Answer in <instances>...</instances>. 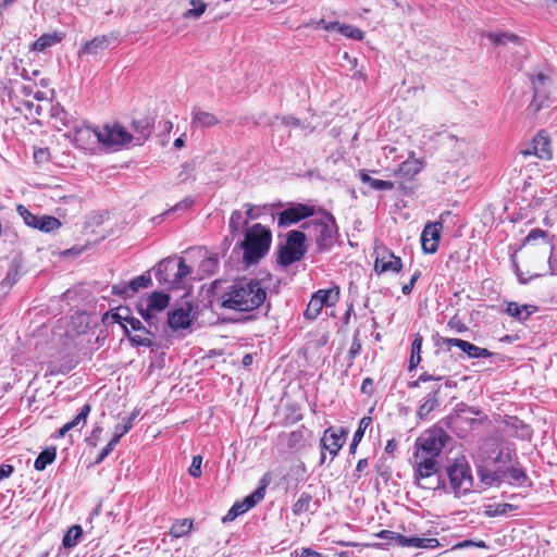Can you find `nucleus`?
Returning <instances> with one entry per match:
<instances>
[{
  "label": "nucleus",
  "instance_id": "37",
  "mask_svg": "<svg viewBox=\"0 0 557 557\" xmlns=\"http://www.w3.org/2000/svg\"><path fill=\"white\" fill-rule=\"evenodd\" d=\"M248 223V219L244 212L240 210H235L232 212L228 227L232 234L238 233L242 231L244 226Z\"/></svg>",
  "mask_w": 557,
  "mask_h": 557
},
{
  "label": "nucleus",
  "instance_id": "60",
  "mask_svg": "<svg viewBox=\"0 0 557 557\" xmlns=\"http://www.w3.org/2000/svg\"><path fill=\"white\" fill-rule=\"evenodd\" d=\"M545 236V232L540 230V228H535V230H532L529 235L527 236L525 240L529 243L531 240H535L537 238H541V237H544Z\"/></svg>",
  "mask_w": 557,
  "mask_h": 557
},
{
  "label": "nucleus",
  "instance_id": "30",
  "mask_svg": "<svg viewBox=\"0 0 557 557\" xmlns=\"http://www.w3.org/2000/svg\"><path fill=\"white\" fill-rule=\"evenodd\" d=\"M438 391L440 388L435 389L434 392L430 393L426 397L423 398L417 411L419 418L424 419L438 406Z\"/></svg>",
  "mask_w": 557,
  "mask_h": 557
},
{
  "label": "nucleus",
  "instance_id": "49",
  "mask_svg": "<svg viewBox=\"0 0 557 557\" xmlns=\"http://www.w3.org/2000/svg\"><path fill=\"white\" fill-rule=\"evenodd\" d=\"M201 463H202V457L200 455L193 457L191 465L188 469V473L193 478H199L201 475Z\"/></svg>",
  "mask_w": 557,
  "mask_h": 557
},
{
  "label": "nucleus",
  "instance_id": "17",
  "mask_svg": "<svg viewBox=\"0 0 557 557\" xmlns=\"http://www.w3.org/2000/svg\"><path fill=\"white\" fill-rule=\"evenodd\" d=\"M191 321V307L188 304L169 312L168 323L174 331L187 329Z\"/></svg>",
  "mask_w": 557,
  "mask_h": 557
},
{
  "label": "nucleus",
  "instance_id": "25",
  "mask_svg": "<svg viewBox=\"0 0 557 557\" xmlns=\"http://www.w3.org/2000/svg\"><path fill=\"white\" fill-rule=\"evenodd\" d=\"M413 156V152H411ZM423 163L421 160L416 159L413 157H409L406 161H404L399 168L397 173L407 180L413 178L420 171L422 170Z\"/></svg>",
  "mask_w": 557,
  "mask_h": 557
},
{
  "label": "nucleus",
  "instance_id": "61",
  "mask_svg": "<svg viewBox=\"0 0 557 557\" xmlns=\"http://www.w3.org/2000/svg\"><path fill=\"white\" fill-rule=\"evenodd\" d=\"M101 432H102V428L99 426V425H96L94 428L92 432H91V436L89 437L88 443L90 445L95 446L96 443H97V440L99 438V435L101 434Z\"/></svg>",
  "mask_w": 557,
  "mask_h": 557
},
{
  "label": "nucleus",
  "instance_id": "3",
  "mask_svg": "<svg viewBox=\"0 0 557 557\" xmlns=\"http://www.w3.org/2000/svg\"><path fill=\"white\" fill-rule=\"evenodd\" d=\"M272 242V234L269 228L260 223L248 227L245 238L240 243L244 250L243 259L247 264L257 263L269 251Z\"/></svg>",
  "mask_w": 557,
  "mask_h": 557
},
{
  "label": "nucleus",
  "instance_id": "58",
  "mask_svg": "<svg viewBox=\"0 0 557 557\" xmlns=\"http://www.w3.org/2000/svg\"><path fill=\"white\" fill-rule=\"evenodd\" d=\"M126 324H127V327L129 326L134 331H140L141 329H144L140 320H138L137 318L131 317V315L128 317Z\"/></svg>",
  "mask_w": 557,
  "mask_h": 557
},
{
  "label": "nucleus",
  "instance_id": "63",
  "mask_svg": "<svg viewBox=\"0 0 557 557\" xmlns=\"http://www.w3.org/2000/svg\"><path fill=\"white\" fill-rule=\"evenodd\" d=\"M448 325H449L451 329H454V330H456V331H458V332H463V331H466V330H467V327L465 326V324H462L459 320H457V319H455V318H453V319H450V320H449Z\"/></svg>",
  "mask_w": 557,
  "mask_h": 557
},
{
  "label": "nucleus",
  "instance_id": "34",
  "mask_svg": "<svg viewBox=\"0 0 557 557\" xmlns=\"http://www.w3.org/2000/svg\"><path fill=\"white\" fill-rule=\"evenodd\" d=\"M57 450L54 447L47 448L42 450L35 460L34 468L37 471H42L47 468L48 465L52 463L55 460Z\"/></svg>",
  "mask_w": 557,
  "mask_h": 557
},
{
  "label": "nucleus",
  "instance_id": "14",
  "mask_svg": "<svg viewBox=\"0 0 557 557\" xmlns=\"http://www.w3.org/2000/svg\"><path fill=\"white\" fill-rule=\"evenodd\" d=\"M314 214V208L297 203L294 205L284 211H282L278 215V225L280 226H290L292 224H295L299 222L300 220L311 216Z\"/></svg>",
  "mask_w": 557,
  "mask_h": 557
},
{
  "label": "nucleus",
  "instance_id": "51",
  "mask_svg": "<svg viewBox=\"0 0 557 557\" xmlns=\"http://www.w3.org/2000/svg\"><path fill=\"white\" fill-rule=\"evenodd\" d=\"M191 272L190 268L185 263L184 259L181 258L177 264V271L175 273V281L180 282Z\"/></svg>",
  "mask_w": 557,
  "mask_h": 557
},
{
  "label": "nucleus",
  "instance_id": "26",
  "mask_svg": "<svg viewBox=\"0 0 557 557\" xmlns=\"http://www.w3.org/2000/svg\"><path fill=\"white\" fill-rule=\"evenodd\" d=\"M400 539V547H414V548H437L440 542L435 537L423 539V537H407Z\"/></svg>",
  "mask_w": 557,
  "mask_h": 557
},
{
  "label": "nucleus",
  "instance_id": "13",
  "mask_svg": "<svg viewBox=\"0 0 557 557\" xmlns=\"http://www.w3.org/2000/svg\"><path fill=\"white\" fill-rule=\"evenodd\" d=\"M547 81V76L544 74H539L536 77L532 79L534 97L532 102L530 103L528 110L532 113H536L542 108H548L557 104V96L553 98L543 99V88Z\"/></svg>",
  "mask_w": 557,
  "mask_h": 557
},
{
  "label": "nucleus",
  "instance_id": "19",
  "mask_svg": "<svg viewBox=\"0 0 557 557\" xmlns=\"http://www.w3.org/2000/svg\"><path fill=\"white\" fill-rule=\"evenodd\" d=\"M220 123V120L216 115L211 112L205 111L199 107H193L191 109V121L190 125L193 127H212Z\"/></svg>",
  "mask_w": 557,
  "mask_h": 557
},
{
  "label": "nucleus",
  "instance_id": "47",
  "mask_svg": "<svg viewBox=\"0 0 557 557\" xmlns=\"http://www.w3.org/2000/svg\"><path fill=\"white\" fill-rule=\"evenodd\" d=\"M371 423H372L371 417H363L359 421L358 429L355 432L354 437H352V438H355V442H361V440L363 438L366 430L371 425Z\"/></svg>",
  "mask_w": 557,
  "mask_h": 557
},
{
  "label": "nucleus",
  "instance_id": "24",
  "mask_svg": "<svg viewBox=\"0 0 557 557\" xmlns=\"http://www.w3.org/2000/svg\"><path fill=\"white\" fill-rule=\"evenodd\" d=\"M110 40L107 36L95 37L87 41L79 50L78 55L97 54L109 47Z\"/></svg>",
  "mask_w": 557,
  "mask_h": 557
},
{
  "label": "nucleus",
  "instance_id": "27",
  "mask_svg": "<svg viewBox=\"0 0 557 557\" xmlns=\"http://www.w3.org/2000/svg\"><path fill=\"white\" fill-rule=\"evenodd\" d=\"M536 310V307L534 306H531V305H519L518 302H508L507 304V307H506V312L519 320V321H524L527 320L532 313H534Z\"/></svg>",
  "mask_w": 557,
  "mask_h": 557
},
{
  "label": "nucleus",
  "instance_id": "53",
  "mask_svg": "<svg viewBox=\"0 0 557 557\" xmlns=\"http://www.w3.org/2000/svg\"><path fill=\"white\" fill-rule=\"evenodd\" d=\"M127 336H128L129 341L132 342V344L135 346H143V347L151 346V339L147 336H141V335L131 336L129 334H127Z\"/></svg>",
  "mask_w": 557,
  "mask_h": 557
},
{
  "label": "nucleus",
  "instance_id": "31",
  "mask_svg": "<svg viewBox=\"0 0 557 557\" xmlns=\"http://www.w3.org/2000/svg\"><path fill=\"white\" fill-rule=\"evenodd\" d=\"M359 177L363 184L369 185L374 190H392L394 188L393 182L373 178L366 171H360Z\"/></svg>",
  "mask_w": 557,
  "mask_h": 557
},
{
  "label": "nucleus",
  "instance_id": "57",
  "mask_svg": "<svg viewBox=\"0 0 557 557\" xmlns=\"http://www.w3.org/2000/svg\"><path fill=\"white\" fill-rule=\"evenodd\" d=\"M170 264H172V260L169 258L163 259L159 262L158 268L156 270V275L160 281L163 280V277L161 276L162 271L163 270L166 271L169 269Z\"/></svg>",
  "mask_w": 557,
  "mask_h": 557
},
{
  "label": "nucleus",
  "instance_id": "28",
  "mask_svg": "<svg viewBox=\"0 0 557 557\" xmlns=\"http://www.w3.org/2000/svg\"><path fill=\"white\" fill-rule=\"evenodd\" d=\"M504 481L510 484L524 485L528 481V475L520 467H516L512 462L503 470Z\"/></svg>",
  "mask_w": 557,
  "mask_h": 557
},
{
  "label": "nucleus",
  "instance_id": "21",
  "mask_svg": "<svg viewBox=\"0 0 557 557\" xmlns=\"http://www.w3.org/2000/svg\"><path fill=\"white\" fill-rule=\"evenodd\" d=\"M533 154L540 159L549 160L553 156L550 140L543 133L537 134L533 139ZM523 154H531L530 150H524Z\"/></svg>",
  "mask_w": 557,
  "mask_h": 557
},
{
  "label": "nucleus",
  "instance_id": "41",
  "mask_svg": "<svg viewBox=\"0 0 557 557\" xmlns=\"http://www.w3.org/2000/svg\"><path fill=\"white\" fill-rule=\"evenodd\" d=\"M487 37L495 45H507L509 42L519 45V42H520V38L517 35L511 34V33H500V34L491 33V34H488Z\"/></svg>",
  "mask_w": 557,
  "mask_h": 557
},
{
  "label": "nucleus",
  "instance_id": "11",
  "mask_svg": "<svg viewBox=\"0 0 557 557\" xmlns=\"http://www.w3.org/2000/svg\"><path fill=\"white\" fill-rule=\"evenodd\" d=\"M374 252L376 255L374 261V271L377 274L386 272L398 273L401 271V259L396 257L391 250L387 248H376Z\"/></svg>",
  "mask_w": 557,
  "mask_h": 557
},
{
  "label": "nucleus",
  "instance_id": "16",
  "mask_svg": "<svg viewBox=\"0 0 557 557\" xmlns=\"http://www.w3.org/2000/svg\"><path fill=\"white\" fill-rule=\"evenodd\" d=\"M264 496L263 488L256 490L252 494L245 497L243 502L235 503L224 517V521H232L238 516L245 513L255 505H257Z\"/></svg>",
  "mask_w": 557,
  "mask_h": 557
},
{
  "label": "nucleus",
  "instance_id": "36",
  "mask_svg": "<svg viewBox=\"0 0 557 557\" xmlns=\"http://www.w3.org/2000/svg\"><path fill=\"white\" fill-rule=\"evenodd\" d=\"M312 496L308 493L300 494L297 502L293 505V512L296 516H299L304 512L312 511Z\"/></svg>",
  "mask_w": 557,
  "mask_h": 557
},
{
  "label": "nucleus",
  "instance_id": "43",
  "mask_svg": "<svg viewBox=\"0 0 557 557\" xmlns=\"http://www.w3.org/2000/svg\"><path fill=\"white\" fill-rule=\"evenodd\" d=\"M319 301L320 300L317 297L313 295L311 296V299L304 313L306 319L314 320L321 313L323 306Z\"/></svg>",
  "mask_w": 557,
  "mask_h": 557
},
{
  "label": "nucleus",
  "instance_id": "33",
  "mask_svg": "<svg viewBox=\"0 0 557 557\" xmlns=\"http://www.w3.org/2000/svg\"><path fill=\"white\" fill-rule=\"evenodd\" d=\"M90 410H91L90 405L85 404L82 407V409L79 410V412L76 414V417L63 425V431H71L78 426L83 428L87 422V418L90 413Z\"/></svg>",
  "mask_w": 557,
  "mask_h": 557
},
{
  "label": "nucleus",
  "instance_id": "62",
  "mask_svg": "<svg viewBox=\"0 0 557 557\" xmlns=\"http://www.w3.org/2000/svg\"><path fill=\"white\" fill-rule=\"evenodd\" d=\"M282 124L286 126H294L298 127L300 126V121L298 119L292 117V116H283L281 117Z\"/></svg>",
  "mask_w": 557,
  "mask_h": 557
},
{
  "label": "nucleus",
  "instance_id": "35",
  "mask_svg": "<svg viewBox=\"0 0 557 557\" xmlns=\"http://www.w3.org/2000/svg\"><path fill=\"white\" fill-rule=\"evenodd\" d=\"M422 336L420 334H416L414 339L411 344V356L409 360L408 370L412 371L416 369L421 361V347H422Z\"/></svg>",
  "mask_w": 557,
  "mask_h": 557
},
{
  "label": "nucleus",
  "instance_id": "23",
  "mask_svg": "<svg viewBox=\"0 0 557 557\" xmlns=\"http://www.w3.org/2000/svg\"><path fill=\"white\" fill-rule=\"evenodd\" d=\"M479 474L481 481L486 485L499 484L504 482L503 470L495 468L485 462V466L480 467Z\"/></svg>",
  "mask_w": 557,
  "mask_h": 557
},
{
  "label": "nucleus",
  "instance_id": "56",
  "mask_svg": "<svg viewBox=\"0 0 557 557\" xmlns=\"http://www.w3.org/2000/svg\"><path fill=\"white\" fill-rule=\"evenodd\" d=\"M143 126H146L145 131H147L149 134L151 133L150 128H149L148 122H146V121H136V122H133V124H132L133 133H131V135L138 136L143 132Z\"/></svg>",
  "mask_w": 557,
  "mask_h": 557
},
{
  "label": "nucleus",
  "instance_id": "46",
  "mask_svg": "<svg viewBox=\"0 0 557 557\" xmlns=\"http://www.w3.org/2000/svg\"><path fill=\"white\" fill-rule=\"evenodd\" d=\"M136 417L137 413L133 412L129 417L125 419L123 424H117L114 429V435H116L119 438L125 435L133 428V423Z\"/></svg>",
  "mask_w": 557,
  "mask_h": 557
},
{
  "label": "nucleus",
  "instance_id": "10",
  "mask_svg": "<svg viewBox=\"0 0 557 557\" xmlns=\"http://www.w3.org/2000/svg\"><path fill=\"white\" fill-rule=\"evenodd\" d=\"M346 432L344 429H335V428H329L324 431L321 440H320V446L322 449L321 453V463L325 462V451H329L331 455V460H333L338 451L342 449L345 440Z\"/></svg>",
  "mask_w": 557,
  "mask_h": 557
},
{
  "label": "nucleus",
  "instance_id": "7",
  "mask_svg": "<svg viewBox=\"0 0 557 557\" xmlns=\"http://www.w3.org/2000/svg\"><path fill=\"white\" fill-rule=\"evenodd\" d=\"M481 453L486 463L502 470L508 467L516 457V449L510 444L495 440L484 442Z\"/></svg>",
  "mask_w": 557,
  "mask_h": 557
},
{
  "label": "nucleus",
  "instance_id": "40",
  "mask_svg": "<svg viewBox=\"0 0 557 557\" xmlns=\"http://www.w3.org/2000/svg\"><path fill=\"white\" fill-rule=\"evenodd\" d=\"M60 226L61 222L57 218L50 215H39L36 228L48 233L58 230Z\"/></svg>",
  "mask_w": 557,
  "mask_h": 557
},
{
  "label": "nucleus",
  "instance_id": "12",
  "mask_svg": "<svg viewBox=\"0 0 557 557\" xmlns=\"http://www.w3.org/2000/svg\"><path fill=\"white\" fill-rule=\"evenodd\" d=\"M169 302L170 297L168 294L162 292H153L147 299L146 309H140L143 319L149 323V325L154 324L156 314L166 309Z\"/></svg>",
  "mask_w": 557,
  "mask_h": 557
},
{
  "label": "nucleus",
  "instance_id": "54",
  "mask_svg": "<svg viewBox=\"0 0 557 557\" xmlns=\"http://www.w3.org/2000/svg\"><path fill=\"white\" fill-rule=\"evenodd\" d=\"M420 274H421L420 271H416L412 274L410 281L403 286L401 292L404 295H409L412 292L414 284L417 283V281L420 277Z\"/></svg>",
  "mask_w": 557,
  "mask_h": 557
},
{
  "label": "nucleus",
  "instance_id": "18",
  "mask_svg": "<svg viewBox=\"0 0 557 557\" xmlns=\"http://www.w3.org/2000/svg\"><path fill=\"white\" fill-rule=\"evenodd\" d=\"M444 343L447 347H458L465 354L468 355L469 358H488L492 356V352L485 348H481L471 344L467 341L460 338H445Z\"/></svg>",
  "mask_w": 557,
  "mask_h": 557
},
{
  "label": "nucleus",
  "instance_id": "44",
  "mask_svg": "<svg viewBox=\"0 0 557 557\" xmlns=\"http://www.w3.org/2000/svg\"><path fill=\"white\" fill-rule=\"evenodd\" d=\"M193 523L188 519L176 521L171 528V534L175 537H180L189 532Z\"/></svg>",
  "mask_w": 557,
  "mask_h": 557
},
{
  "label": "nucleus",
  "instance_id": "55",
  "mask_svg": "<svg viewBox=\"0 0 557 557\" xmlns=\"http://www.w3.org/2000/svg\"><path fill=\"white\" fill-rule=\"evenodd\" d=\"M49 159V151L46 148H38L34 151V160L36 163L40 164L47 162Z\"/></svg>",
  "mask_w": 557,
  "mask_h": 557
},
{
  "label": "nucleus",
  "instance_id": "38",
  "mask_svg": "<svg viewBox=\"0 0 557 557\" xmlns=\"http://www.w3.org/2000/svg\"><path fill=\"white\" fill-rule=\"evenodd\" d=\"M191 9L183 13L185 20H198L206 12L207 4L203 0H190Z\"/></svg>",
  "mask_w": 557,
  "mask_h": 557
},
{
  "label": "nucleus",
  "instance_id": "9",
  "mask_svg": "<svg viewBox=\"0 0 557 557\" xmlns=\"http://www.w3.org/2000/svg\"><path fill=\"white\" fill-rule=\"evenodd\" d=\"M414 465V480L416 483L423 488H434L440 481L435 478L438 471L437 459L428 458H416L413 457Z\"/></svg>",
  "mask_w": 557,
  "mask_h": 557
},
{
  "label": "nucleus",
  "instance_id": "50",
  "mask_svg": "<svg viewBox=\"0 0 557 557\" xmlns=\"http://www.w3.org/2000/svg\"><path fill=\"white\" fill-rule=\"evenodd\" d=\"M121 438H119L116 435L113 434V437L111 441L107 444V446L101 450L97 463H100L104 460V458L114 449L116 444L120 442Z\"/></svg>",
  "mask_w": 557,
  "mask_h": 557
},
{
  "label": "nucleus",
  "instance_id": "42",
  "mask_svg": "<svg viewBox=\"0 0 557 557\" xmlns=\"http://www.w3.org/2000/svg\"><path fill=\"white\" fill-rule=\"evenodd\" d=\"M16 211L18 213V215L23 219L24 223L27 225V226H30V227H34L36 228V225L38 223V219H39V215H36L34 213H32L26 207H24L23 205H18L16 207Z\"/></svg>",
  "mask_w": 557,
  "mask_h": 557
},
{
  "label": "nucleus",
  "instance_id": "4",
  "mask_svg": "<svg viewBox=\"0 0 557 557\" xmlns=\"http://www.w3.org/2000/svg\"><path fill=\"white\" fill-rule=\"evenodd\" d=\"M305 227H312L318 246L329 249L336 239L337 225L335 218L327 211L321 210Z\"/></svg>",
  "mask_w": 557,
  "mask_h": 557
},
{
  "label": "nucleus",
  "instance_id": "8",
  "mask_svg": "<svg viewBox=\"0 0 557 557\" xmlns=\"http://www.w3.org/2000/svg\"><path fill=\"white\" fill-rule=\"evenodd\" d=\"M305 238V234L300 231L289 232L285 246L278 252L280 264L288 267L305 256L307 251Z\"/></svg>",
  "mask_w": 557,
  "mask_h": 557
},
{
  "label": "nucleus",
  "instance_id": "45",
  "mask_svg": "<svg viewBox=\"0 0 557 557\" xmlns=\"http://www.w3.org/2000/svg\"><path fill=\"white\" fill-rule=\"evenodd\" d=\"M218 268V258L215 256H210L203 259L199 264V270L202 274L211 275Z\"/></svg>",
  "mask_w": 557,
  "mask_h": 557
},
{
  "label": "nucleus",
  "instance_id": "5",
  "mask_svg": "<svg viewBox=\"0 0 557 557\" xmlns=\"http://www.w3.org/2000/svg\"><path fill=\"white\" fill-rule=\"evenodd\" d=\"M448 491L456 497H461L471 491L473 478L471 469L463 458L456 459L454 463L447 467Z\"/></svg>",
  "mask_w": 557,
  "mask_h": 557
},
{
  "label": "nucleus",
  "instance_id": "29",
  "mask_svg": "<svg viewBox=\"0 0 557 557\" xmlns=\"http://www.w3.org/2000/svg\"><path fill=\"white\" fill-rule=\"evenodd\" d=\"M323 307H332L339 300V288L334 287L330 289H319L313 294Z\"/></svg>",
  "mask_w": 557,
  "mask_h": 557
},
{
  "label": "nucleus",
  "instance_id": "52",
  "mask_svg": "<svg viewBox=\"0 0 557 557\" xmlns=\"http://www.w3.org/2000/svg\"><path fill=\"white\" fill-rule=\"evenodd\" d=\"M379 536L383 540H387V541H391V542H394L397 546H400V539L399 537H403L401 534L399 533H396L394 531H389V530H383L379 533Z\"/></svg>",
  "mask_w": 557,
  "mask_h": 557
},
{
  "label": "nucleus",
  "instance_id": "39",
  "mask_svg": "<svg viewBox=\"0 0 557 557\" xmlns=\"http://www.w3.org/2000/svg\"><path fill=\"white\" fill-rule=\"evenodd\" d=\"M83 534L82 527L76 524L69 529V531L65 533L62 540V544L66 548L74 547L77 545L81 536Z\"/></svg>",
  "mask_w": 557,
  "mask_h": 557
},
{
  "label": "nucleus",
  "instance_id": "32",
  "mask_svg": "<svg viewBox=\"0 0 557 557\" xmlns=\"http://www.w3.org/2000/svg\"><path fill=\"white\" fill-rule=\"evenodd\" d=\"M62 40V36L59 34H44L34 44L32 49L37 52H41L49 47L59 44Z\"/></svg>",
  "mask_w": 557,
  "mask_h": 557
},
{
  "label": "nucleus",
  "instance_id": "15",
  "mask_svg": "<svg viewBox=\"0 0 557 557\" xmlns=\"http://www.w3.org/2000/svg\"><path fill=\"white\" fill-rule=\"evenodd\" d=\"M442 228L441 222H429L424 226L421 234V246L425 253H435L437 251Z\"/></svg>",
  "mask_w": 557,
  "mask_h": 557
},
{
  "label": "nucleus",
  "instance_id": "59",
  "mask_svg": "<svg viewBox=\"0 0 557 557\" xmlns=\"http://www.w3.org/2000/svg\"><path fill=\"white\" fill-rule=\"evenodd\" d=\"M14 471V468L13 466L11 465H1L0 467V481L3 480V479H7L9 478Z\"/></svg>",
  "mask_w": 557,
  "mask_h": 557
},
{
  "label": "nucleus",
  "instance_id": "20",
  "mask_svg": "<svg viewBox=\"0 0 557 557\" xmlns=\"http://www.w3.org/2000/svg\"><path fill=\"white\" fill-rule=\"evenodd\" d=\"M318 25H323L326 30H337L343 36L355 40H362L364 35L360 28L352 25L341 24L339 22L325 23L324 20H321Z\"/></svg>",
  "mask_w": 557,
  "mask_h": 557
},
{
  "label": "nucleus",
  "instance_id": "6",
  "mask_svg": "<svg viewBox=\"0 0 557 557\" xmlns=\"http://www.w3.org/2000/svg\"><path fill=\"white\" fill-rule=\"evenodd\" d=\"M447 438V434L442 429L424 431L416 441L413 457L437 459Z\"/></svg>",
  "mask_w": 557,
  "mask_h": 557
},
{
  "label": "nucleus",
  "instance_id": "2",
  "mask_svg": "<svg viewBox=\"0 0 557 557\" xmlns=\"http://www.w3.org/2000/svg\"><path fill=\"white\" fill-rule=\"evenodd\" d=\"M145 128L146 126H143V132L136 136L131 135V133L122 125L114 123L106 124L97 129L87 128L85 131H81L79 133L92 134L103 146L112 149H119L120 147H124L129 144L136 146L143 145L149 137V133L145 131Z\"/></svg>",
  "mask_w": 557,
  "mask_h": 557
},
{
  "label": "nucleus",
  "instance_id": "22",
  "mask_svg": "<svg viewBox=\"0 0 557 557\" xmlns=\"http://www.w3.org/2000/svg\"><path fill=\"white\" fill-rule=\"evenodd\" d=\"M151 277L149 274H143L134 280H132L127 285L123 286L122 289L116 290V294H120L124 297H132L141 288H147L151 285Z\"/></svg>",
  "mask_w": 557,
  "mask_h": 557
},
{
  "label": "nucleus",
  "instance_id": "64",
  "mask_svg": "<svg viewBox=\"0 0 557 557\" xmlns=\"http://www.w3.org/2000/svg\"><path fill=\"white\" fill-rule=\"evenodd\" d=\"M300 557H323L320 553L317 550H313L312 548H302L300 552Z\"/></svg>",
  "mask_w": 557,
  "mask_h": 557
},
{
  "label": "nucleus",
  "instance_id": "48",
  "mask_svg": "<svg viewBox=\"0 0 557 557\" xmlns=\"http://www.w3.org/2000/svg\"><path fill=\"white\" fill-rule=\"evenodd\" d=\"M128 317H129L128 309H126V308L119 309L116 312H114L112 314L113 321L116 323H120L123 326V329L125 330L126 334H128V329H127V324H126Z\"/></svg>",
  "mask_w": 557,
  "mask_h": 557
},
{
  "label": "nucleus",
  "instance_id": "1",
  "mask_svg": "<svg viewBox=\"0 0 557 557\" xmlns=\"http://www.w3.org/2000/svg\"><path fill=\"white\" fill-rule=\"evenodd\" d=\"M267 287L258 278H239L234 281L219 296L218 302L224 309L237 312H251L267 300Z\"/></svg>",
  "mask_w": 557,
  "mask_h": 557
}]
</instances>
